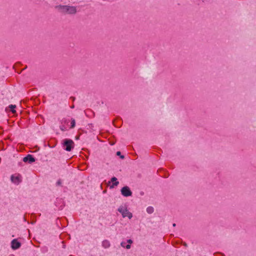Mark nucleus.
<instances>
[{"label": "nucleus", "mask_w": 256, "mask_h": 256, "mask_svg": "<svg viewBox=\"0 0 256 256\" xmlns=\"http://www.w3.org/2000/svg\"><path fill=\"white\" fill-rule=\"evenodd\" d=\"M111 182H112V184L110 186V188H114V186H117L119 184V182L117 181V178L114 176L111 178Z\"/></svg>", "instance_id": "obj_8"}, {"label": "nucleus", "mask_w": 256, "mask_h": 256, "mask_svg": "<svg viewBox=\"0 0 256 256\" xmlns=\"http://www.w3.org/2000/svg\"><path fill=\"white\" fill-rule=\"evenodd\" d=\"M71 108H74V105H73V106H71Z\"/></svg>", "instance_id": "obj_23"}, {"label": "nucleus", "mask_w": 256, "mask_h": 256, "mask_svg": "<svg viewBox=\"0 0 256 256\" xmlns=\"http://www.w3.org/2000/svg\"><path fill=\"white\" fill-rule=\"evenodd\" d=\"M21 246V243L17 239H14L11 242V248L12 250H17Z\"/></svg>", "instance_id": "obj_5"}, {"label": "nucleus", "mask_w": 256, "mask_h": 256, "mask_svg": "<svg viewBox=\"0 0 256 256\" xmlns=\"http://www.w3.org/2000/svg\"><path fill=\"white\" fill-rule=\"evenodd\" d=\"M68 14H74L76 12V8L72 6H68Z\"/></svg>", "instance_id": "obj_9"}, {"label": "nucleus", "mask_w": 256, "mask_h": 256, "mask_svg": "<svg viewBox=\"0 0 256 256\" xmlns=\"http://www.w3.org/2000/svg\"><path fill=\"white\" fill-rule=\"evenodd\" d=\"M118 210L122 214L123 218L128 217L130 219L132 216V214L126 208L120 206Z\"/></svg>", "instance_id": "obj_2"}, {"label": "nucleus", "mask_w": 256, "mask_h": 256, "mask_svg": "<svg viewBox=\"0 0 256 256\" xmlns=\"http://www.w3.org/2000/svg\"><path fill=\"white\" fill-rule=\"evenodd\" d=\"M126 242L128 243V244H131L132 243V240L131 239H128L127 240Z\"/></svg>", "instance_id": "obj_19"}, {"label": "nucleus", "mask_w": 256, "mask_h": 256, "mask_svg": "<svg viewBox=\"0 0 256 256\" xmlns=\"http://www.w3.org/2000/svg\"><path fill=\"white\" fill-rule=\"evenodd\" d=\"M154 211V208L152 206H148L146 208V212L148 214H152Z\"/></svg>", "instance_id": "obj_14"}, {"label": "nucleus", "mask_w": 256, "mask_h": 256, "mask_svg": "<svg viewBox=\"0 0 256 256\" xmlns=\"http://www.w3.org/2000/svg\"><path fill=\"white\" fill-rule=\"evenodd\" d=\"M60 129L62 131H66L67 130V128H66V126L64 125V124H62L60 126Z\"/></svg>", "instance_id": "obj_16"}, {"label": "nucleus", "mask_w": 256, "mask_h": 256, "mask_svg": "<svg viewBox=\"0 0 256 256\" xmlns=\"http://www.w3.org/2000/svg\"><path fill=\"white\" fill-rule=\"evenodd\" d=\"M69 122H70V120L66 118H63L60 121L62 124H64V125L68 124Z\"/></svg>", "instance_id": "obj_13"}, {"label": "nucleus", "mask_w": 256, "mask_h": 256, "mask_svg": "<svg viewBox=\"0 0 256 256\" xmlns=\"http://www.w3.org/2000/svg\"><path fill=\"white\" fill-rule=\"evenodd\" d=\"M61 184H62V182H61L60 180H58L56 183V186H60Z\"/></svg>", "instance_id": "obj_18"}, {"label": "nucleus", "mask_w": 256, "mask_h": 256, "mask_svg": "<svg viewBox=\"0 0 256 256\" xmlns=\"http://www.w3.org/2000/svg\"><path fill=\"white\" fill-rule=\"evenodd\" d=\"M64 149L68 152H70L74 146V141L70 139H64L62 143Z\"/></svg>", "instance_id": "obj_1"}, {"label": "nucleus", "mask_w": 256, "mask_h": 256, "mask_svg": "<svg viewBox=\"0 0 256 256\" xmlns=\"http://www.w3.org/2000/svg\"><path fill=\"white\" fill-rule=\"evenodd\" d=\"M8 107L10 108V111L12 112V114H14V113L16 112V111L14 110L15 108H16V105L10 104Z\"/></svg>", "instance_id": "obj_12"}, {"label": "nucleus", "mask_w": 256, "mask_h": 256, "mask_svg": "<svg viewBox=\"0 0 256 256\" xmlns=\"http://www.w3.org/2000/svg\"><path fill=\"white\" fill-rule=\"evenodd\" d=\"M176 226V224H172L173 226Z\"/></svg>", "instance_id": "obj_20"}, {"label": "nucleus", "mask_w": 256, "mask_h": 256, "mask_svg": "<svg viewBox=\"0 0 256 256\" xmlns=\"http://www.w3.org/2000/svg\"><path fill=\"white\" fill-rule=\"evenodd\" d=\"M10 180L13 183L16 184H18L22 181V176L20 174H18L16 176L14 174L12 175Z\"/></svg>", "instance_id": "obj_4"}, {"label": "nucleus", "mask_w": 256, "mask_h": 256, "mask_svg": "<svg viewBox=\"0 0 256 256\" xmlns=\"http://www.w3.org/2000/svg\"><path fill=\"white\" fill-rule=\"evenodd\" d=\"M76 126V121L73 118H71V125L70 126V128H73L75 127Z\"/></svg>", "instance_id": "obj_15"}, {"label": "nucleus", "mask_w": 256, "mask_h": 256, "mask_svg": "<svg viewBox=\"0 0 256 256\" xmlns=\"http://www.w3.org/2000/svg\"><path fill=\"white\" fill-rule=\"evenodd\" d=\"M23 161L25 162L32 164L36 161V158L31 154H28L23 158Z\"/></svg>", "instance_id": "obj_6"}, {"label": "nucleus", "mask_w": 256, "mask_h": 256, "mask_svg": "<svg viewBox=\"0 0 256 256\" xmlns=\"http://www.w3.org/2000/svg\"><path fill=\"white\" fill-rule=\"evenodd\" d=\"M120 192L125 197H128L132 196V192L128 186H124L122 187Z\"/></svg>", "instance_id": "obj_3"}, {"label": "nucleus", "mask_w": 256, "mask_h": 256, "mask_svg": "<svg viewBox=\"0 0 256 256\" xmlns=\"http://www.w3.org/2000/svg\"><path fill=\"white\" fill-rule=\"evenodd\" d=\"M71 98H72V100H74V99H75V98H74V97H72Z\"/></svg>", "instance_id": "obj_22"}, {"label": "nucleus", "mask_w": 256, "mask_h": 256, "mask_svg": "<svg viewBox=\"0 0 256 256\" xmlns=\"http://www.w3.org/2000/svg\"><path fill=\"white\" fill-rule=\"evenodd\" d=\"M68 6H58L56 8H58L60 10L61 12H62L68 13Z\"/></svg>", "instance_id": "obj_7"}, {"label": "nucleus", "mask_w": 256, "mask_h": 256, "mask_svg": "<svg viewBox=\"0 0 256 256\" xmlns=\"http://www.w3.org/2000/svg\"><path fill=\"white\" fill-rule=\"evenodd\" d=\"M184 246H187V244H186V243H184Z\"/></svg>", "instance_id": "obj_21"}, {"label": "nucleus", "mask_w": 256, "mask_h": 256, "mask_svg": "<svg viewBox=\"0 0 256 256\" xmlns=\"http://www.w3.org/2000/svg\"><path fill=\"white\" fill-rule=\"evenodd\" d=\"M116 156H120V158L121 159H124V155L121 154V152L120 151H118L116 153Z\"/></svg>", "instance_id": "obj_17"}, {"label": "nucleus", "mask_w": 256, "mask_h": 256, "mask_svg": "<svg viewBox=\"0 0 256 256\" xmlns=\"http://www.w3.org/2000/svg\"><path fill=\"white\" fill-rule=\"evenodd\" d=\"M126 242H122L120 244V245L122 247L124 248H126V249H130L131 247V246L130 244H126Z\"/></svg>", "instance_id": "obj_11"}, {"label": "nucleus", "mask_w": 256, "mask_h": 256, "mask_svg": "<svg viewBox=\"0 0 256 256\" xmlns=\"http://www.w3.org/2000/svg\"><path fill=\"white\" fill-rule=\"evenodd\" d=\"M110 246V244L108 240H105L102 242V246L105 248H108Z\"/></svg>", "instance_id": "obj_10"}]
</instances>
